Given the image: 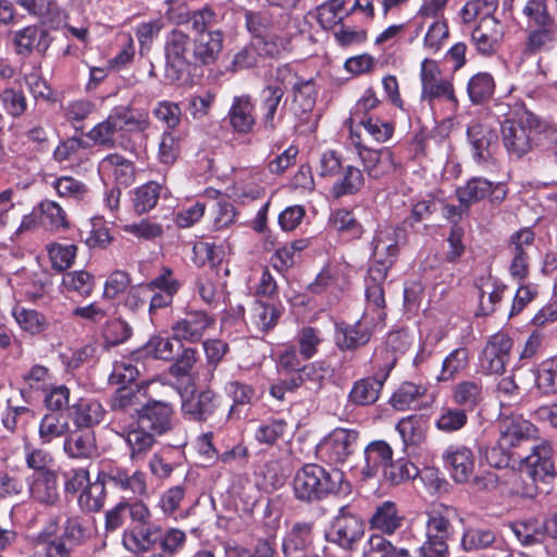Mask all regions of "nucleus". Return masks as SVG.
<instances>
[{
	"instance_id": "f257e3e1",
	"label": "nucleus",
	"mask_w": 557,
	"mask_h": 557,
	"mask_svg": "<svg viewBox=\"0 0 557 557\" xmlns=\"http://www.w3.org/2000/svg\"><path fill=\"white\" fill-rule=\"evenodd\" d=\"M547 122L523 103L509 107L500 124L502 143L510 158L521 159L537 146Z\"/></svg>"
},
{
	"instance_id": "f03ea898",
	"label": "nucleus",
	"mask_w": 557,
	"mask_h": 557,
	"mask_svg": "<svg viewBox=\"0 0 557 557\" xmlns=\"http://www.w3.org/2000/svg\"><path fill=\"white\" fill-rule=\"evenodd\" d=\"M150 125L147 111L134 109L129 106H119L111 110L102 122L96 124L87 134L94 145L106 149L116 147L123 150H131L133 147L128 140L121 135L116 140L115 135L122 132H145Z\"/></svg>"
},
{
	"instance_id": "7ed1b4c3",
	"label": "nucleus",
	"mask_w": 557,
	"mask_h": 557,
	"mask_svg": "<svg viewBox=\"0 0 557 557\" xmlns=\"http://www.w3.org/2000/svg\"><path fill=\"white\" fill-rule=\"evenodd\" d=\"M293 490L297 499L311 503L329 495H348L351 485L336 468L325 469L315 463H307L296 472Z\"/></svg>"
},
{
	"instance_id": "20e7f679",
	"label": "nucleus",
	"mask_w": 557,
	"mask_h": 557,
	"mask_svg": "<svg viewBox=\"0 0 557 557\" xmlns=\"http://www.w3.org/2000/svg\"><path fill=\"white\" fill-rule=\"evenodd\" d=\"M165 50L169 71H176L174 78L180 79L191 62H214L222 51V40L220 37H172Z\"/></svg>"
},
{
	"instance_id": "39448f33",
	"label": "nucleus",
	"mask_w": 557,
	"mask_h": 557,
	"mask_svg": "<svg viewBox=\"0 0 557 557\" xmlns=\"http://www.w3.org/2000/svg\"><path fill=\"white\" fill-rule=\"evenodd\" d=\"M355 117L348 120L350 137L352 144L358 148V153L363 162L369 176L381 178L383 169L381 166V149L375 148L373 144L380 145L383 137V123L380 116L359 117V125L363 128V134L354 132L352 123Z\"/></svg>"
},
{
	"instance_id": "423d86ee",
	"label": "nucleus",
	"mask_w": 557,
	"mask_h": 557,
	"mask_svg": "<svg viewBox=\"0 0 557 557\" xmlns=\"http://www.w3.org/2000/svg\"><path fill=\"white\" fill-rule=\"evenodd\" d=\"M100 478L122 494L134 497L148 495L147 474L140 469H133L116 462H103Z\"/></svg>"
},
{
	"instance_id": "0eeeda50",
	"label": "nucleus",
	"mask_w": 557,
	"mask_h": 557,
	"mask_svg": "<svg viewBox=\"0 0 557 557\" xmlns=\"http://www.w3.org/2000/svg\"><path fill=\"white\" fill-rule=\"evenodd\" d=\"M513 339L506 332L487 337L479 355V367L485 375H502L511 359Z\"/></svg>"
},
{
	"instance_id": "6e6552de",
	"label": "nucleus",
	"mask_w": 557,
	"mask_h": 557,
	"mask_svg": "<svg viewBox=\"0 0 557 557\" xmlns=\"http://www.w3.org/2000/svg\"><path fill=\"white\" fill-rule=\"evenodd\" d=\"M289 37H252L248 46L234 58L233 64L237 70L255 66L259 59L278 58L289 49Z\"/></svg>"
},
{
	"instance_id": "1a4fd4ad",
	"label": "nucleus",
	"mask_w": 557,
	"mask_h": 557,
	"mask_svg": "<svg viewBox=\"0 0 557 557\" xmlns=\"http://www.w3.org/2000/svg\"><path fill=\"white\" fill-rule=\"evenodd\" d=\"M421 99L433 103L435 100H446L458 104L455 89L450 79L444 77L436 61L425 58L420 69Z\"/></svg>"
},
{
	"instance_id": "9d476101",
	"label": "nucleus",
	"mask_w": 557,
	"mask_h": 557,
	"mask_svg": "<svg viewBox=\"0 0 557 557\" xmlns=\"http://www.w3.org/2000/svg\"><path fill=\"white\" fill-rule=\"evenodd\" d=\"M144 406V392L138 384L119 387L110 399L111 424L125 431L126 423L135 421Z\"/></svg>"
},
{
	"instance_id": "9b49d317",
	"label": "nucleus",
	"mask_w": 557,
	"mask_h": 557,
	"mask_svg": "<svg viewBox=\"0 0 557 557\" xmlns=\"http://www.w3.org/2000/svg\"><path fill=\"white\" fill-rule=\"evenodd\" d=\"M215 319L205 310H187L172 326V339L196 344L213 329Z\"/></svg>"
},
{
	"instance_id": "f8f14e48",
	"label": "nucleus",
	"mask_w": 557,
	"mask_h": 557,
	"mask_svg": "<svg viewBox=\"0 0 557 557\" xmlns=\"http://www.w3.org/2000/svg\"><path fill=\"white\" fill-rule=\"evenodd\" d=\"M357 440V431L335 429L318 445L317 453L330 465L343 463L352 454Z\"/></svg>"
},
{
	"instance_id": "ddd939ff",
	"label": "nucleus",
	"mask_w": 557,
	"mask_h": 557,
	"mask_svg": "<svg viewBox=\"0 0 557 557\" xmlns=\"http://www.w3.org/2000/svg\"><path fill=\"white\" fill-rule=\"evenodd\" d=\"M471 154L479 164L490 162L498 148V134L486 122L473 121L467 128Z\"/></svg>"
},
{
	"instance_id": "4468645a",
	"label": "nucleus",
	"mask_w": 557,
	"mask_h": 557,
	"mask_svg": "<svg viewBox=\"0 0 557 557\" xmlns=\"http://www.w3.org/2000/svg\"><path fill=\"white\" fill-rule=\"evenodd\" d=\"M498 431L499 445L512 451L535 438L539 432L537 428L521 414H510L499 419Z\"/></svg>"
},
{
	"instance_id": "2eb2a0df",
	"label": "nucleus",
	"mask_w": 557,
	"mask_h": 557,
	"mask_svg": "<svg viewBox=\"0 0 557 557\" xmlns=\"http://www.w3.org/2000/svg\"><path fill=\"white\" fill-rule=\"evenodd\" d=\"M181 286L182 283L176 278L174 271L169 267H161L159 273L149 281L148 312L150 317L158 310L170 307Z\"/></svg>"
},
{
	"instance_id": "dca6fc26",
	"label": "nucleus",
	"mask_w": 557,
	"mask_h": 557,
	"mask_svg": "<svg viewBox=\"0 0 557 557\" xmlns=\"http://www.w3.org/2000/svg\"><path fill=\"white\" fill-rule=\"evenodd\" d=\"M173 405L164 400L149 399L144 404L135 422L161 436L172 430Z\"/></svg>"
},
{
	"instance_id": "f3484780",
	"label": "nucleus",
	"mask_w": 557,
	"mask_h": 557,
	"mask_svg": "<svg viewBox=\"0 0 557 557\" xmlns=\"http://www.w3.org/2000/svg\"><path fill=\"white\" fill-rule=\"evenodd\" d=\"M363 532L362 520L354 515L348 506H342L326 536L341 547L350 549L360 540Z\"/></svg>"
},
{
	"instance_id": "a211bd4d",
	"label": "nucleus",
	"mask_w": 557,
	"mask_h": 557,
	"mask_svg": "<svg viewBox=\"0 0 557 557\" xmlns=\"http://www.w3.org/2000/svg\"><path fill=\"white\" fill-rule=\"evenodd\" d=\"M442 459L450 478L458 484L467 483L474 472V453L466 445H448L443 451Z\"/></svg>"
},
{
	"instance_id": "6ab92c4d",
	"label": "nucleus",
	"mask_w": 557,
	"mask_h": 557,
	"mask_svg": "<svg viewBox=\"0 0 557 557\" xmlns=\"http://www.w3.org/2000/svg\"><path fill=\"white\" fill-rule=\"evenodd\" d=\"M457 198L465 209L471 205L491 197V201H502L506 196V189L502 184H493L483 177H473L462 187L456 190Z\"/></svg>"
},
{
	"instance_id": "aec40b11",
	"label": "nucleus",
	"mask_w": 557,
	"mask_h": 557,
	"mask_svg": "<svg viewBox=\"0 0 557 557\" xmlns=\"http://www.w3.org/2000/svg\"><path fill=\"white\" fill-rule=\"evenodd\" d=\"M29 498L46 507H54L60 502L57 471L33 473L28 479Z\"/></svg>"
},
{
	"instance_id": "412c9836",
	"label": "nucleus",
	"mask_w": 557,
	"mask_h": 557,
	"mask_svg": "<svg viewBox=\"0 0 557 557\" xmlns=\"http://www.w3.org/2000/svg\"><path fill=\"white\" fill-rule=\"evenodd\" d=\"M127 518L135 522H143L150 518L148 506L140 499L129 502L121 500L106 512V532H115L124 525Z\"/></svg>"
},
{
	"instance_id": "4be33fe9",
	"label": "nucleus",
	"mask_w": 557,
	"mask_h": 557,
	"mask_svg": "<svg viewBox=\"0 0 557 557\" xmlns=\"http://www.w3.org/2000/svg\"><path fill=\"white\" fill-rule=\"evenodd\" d=\"M517 458L529 468V474L536 480H544L546 476L555 474V463L553 460V447L547 441L541 442L532 448V453L527 456L517 454Z\"/></svg>"
},
{
	"instance_id": "5701e85b",
	"label": "nucleus",
	"mask_w": 557,
	"mask_h": 557,
	"mask_svg": "<svg viewBox=\"0 0 557 557\" xmlns=\"http://www.w3.org/2000/svg\"><path fill=\"white\" fill-rule=\"evenodd\" d=\"M63 451L71 459H91L98 454L96 434L92 430L77 428L65 436Z\"/></svg>"
},
{
	"instance_id": "b1692460",
	"label": "nucleus",
	"mask_w": 557,
	"mask_h": 557,
	"mask_svg": "<svg viewBox=\"0 0 557 557\" xmlns=\"http://www.w3.org/2000/svg\"><path fill=\"white\" fill-rule=\"evenodd\" d=\"M117 433L124 437L132 460L144 458L156 445L158 436L135 421L126 423L125 431L121 430Z\"/></svg>"
},
{
	"instance_id": "393cba45",
	"label": "nucleus",
	"mask_w": 557,
	"mask_h": 557,
	"mask_svg": "<svg viewBox=\"0 0 557 557\" xmlns=\"http://www.w3.org/2000/svg\"><path fill=\"white\" fill-rule=\"evenodd\" d=\"M507 2L508 0H504ZM498 7V0H468L461 9V18L465 24H471L479 21L472 29V33L481 32V35H486L483 30L484 25L495 26L497 24L493 13Z\"/></svg>"
},
{
	"instance_id": "a878e982",
	"label": "nucleus",
	"mask_w": 557,
	"mask_h": 557,
	"mask_svg": "<svg viewBox=\"0 0 557 557\" xmlns=\"http://www.w3.org/2000/svg\"><path fill=\"white\" fill-rule=\"evenodd\" d=\"M107 414L102 404L92 398H79L69 408V417L76 428L91 430L100 424Z\"/></svg>"
},
{
	"instance_id": "bb28decb",
	"label": "nucleus",
	"mask_w": 557,
	"mask_h": 557,
	"mask_svg": "<svg viewBox=\"0 0 557 557\" xmlns=\"http://www.w3.org/2000/svg\"><path fill=\"white\" fill-rule=\"evenodd\" d=\"M14 288H18L29 300L36 301L42 298L51 285L50 276L44 271L28 272L22 270L9 278Z\"/></svg>"
},
{
	"instance_id": "cd10ccee",
	"label": "nucleus",
	"mask_w": 557,
	"mask_h": 557,
	"mask_svg": "<svg viewBox=\"0 0 557 557\" xmlns=\"http://www.w3.org/2000/svg\"><path fill=\"white\" fill-rule=\"evenodd\" d=\"M315 99L317 88L313 79L298 81L294 84L292 111L301 123L311 124V129L314 126L311 123V112L314 108Z\"/></svg>"
},
{
	"instance_id": "c85d7f7f",
	"label": "nucleus",
	"mask_w": 557,
	"mask_h": 557,
	"mask_svg": "<svg viewBox=\"0 0 557 557\" xmlns=\"http://www.w3.org/2000/svg\"><path fill=\"white\" fill-rule=\"evenodd\" d=\"M372 336V329L364 321L352 324L339 322L335 324V341L342 350H354L366 345Z\"/></svg>"
},
{
	"instance_id": "c756f323",
	"label": "nucleus",
	"mask_w": 557,
	"mask_h": 557,
	"mask_svg": "<svg viewBox=\"0 0 557 557\" xmlns=\"http://www.w3.org/2000/svg\"><path fill=\"white\" fill-rule=\"evenodd\" d=\"M219 407V396L212 389H205L186 399L182 405V411L186 418L193 421H208Z\"/></svg>"
},
{
	"instance_id": "7c9ffc66",
	"label": "nucleus",
	"mask_w": 557,
	"mask_h": 557,
	"mask_svg": "<svg viewBox=\"0 0 557 557\" xmlns=\"http://www.w3.org/2000/svg\"><path fill=\"white\" fill-rule=\"evenodd\" d=\"M227 117L235 132L250 133L256 125L255 104L251 97L249 95L234 97Z\"/></svg>"
},
{
	"instance_id": "2f4dec72",
	"label": "nucleus",
	"mask_w": 557,
	"mask_h": 557,
	"mask_svg": "<svg viewBox=\"0 0 557 557\" xmlns=\"http://www.w3.org/2000/svg\"><path fill=\"white\" fill-rule=\"evenodd\" d=\"M103 177L113 178L119 185L128 186L134 182L135 168L132 161L120 153H109L98 164Z\"/></svg>"
},
{
	"instance_id": "473e14b6",
	"label": "nucleus",
	"mask_w": 557,
	"mask_h": 557,
	"mask_svg": "<svg viewBox=\"0 0 557 557\" xmlns=\"http://www.w3.org/2000/svg\"><path fill=\"white\" fill-rule=\"evenodd\" d=\"M281 310L272 302L256 299L248 311L247 324L261 333H268L277 324Z\"/></svg>"
},
{
	"instance_id": "72a5a7b5",
	"label": "nucleus",
	"mask_w": 557,
	"mask_h": 557,
	"mask_svg": "<svg viewBox=\"0 0 557 557\" xmlns=\"http://www.w3.org/2000/svg\"><path fill=\"white\" fill-rule=\"evenodd\" d=\"M479 292V310L482 315H488L496 310L500 302L506 285L492 275L481 276L475 284Z\"/></svg>"
},
{
	"instance_id": "f704fd0d",
	"label": "nucleus",
	"mask_w": 557,
	"mask_h": 557,
	"mask_svg": "<svg viewBox=\"0 0 557 557\" xmlns=\"http://www.w3.org/2000/svg\"><path fill=\"white\" fill-rule=\"evenodd\" d=\"M137 525L124 536V544L134 550L148 552L156 544H159L161 529L149 522V518Z\"/></svg>"
},
{
	"instance_id": "c9c22d12",
	"label": "nucleus",
	"mask_w": 557,
	"mask_h": 557,
	"mask_svg": "<svg viewBox=\"0 0 557 557\" xmlns=\"http://www.w3.org/2000/svg\"><path fill=\"white\" fill-rule=\"evenodd\" d=\"M523 14L527 16L529 25L536 27L533 35H548L557 32L545 0H529L523 8Z\"/></svg>"
},
{
	"instance_id": "e433bc0d",
	"label": "nucleus",
	"mask_w": 557,
	"mask_h": 557,
	"mask_svg": "<svg viewBox=\"0 0 557 557\" xmlns=\"http://www.w3.org/2000/svg\"><path fill=\"white\" fill-rule=\"evenodd\" d=\"M483 399V386L480 381L465 380L453 388V400L465 411H472Z\"/></svg>"
},
{
	"instance_id": "4c0bfd02",
	"label": "nucleus",
	"mask_w": 557,
	"mask_h": 557,
	"mask_svg": "<svg viewBox=\"0 0 557 557\" xmlns=\"http://www.w3.org/2000/svg\"><path fill=\"white\" fill-rule=\"evenodd\" d=\"M312 522H296L284 537L283 552L285 557H293L297 552L306 549L312 542Z\"/></svg>"
},
{
	"instance_id": "58836bf2",
	"label": "nucleus",
	"mask_w": 557,
	"mask_h": 557,
	"mask_svg": "<svg viewBox=\"0 0 557 557\" xmlns=\"http://www.w3.org/2000/svg\"><path fill=\"white\" fill-rule=\"evenodd\" d=\"M296 374L300 379L301 386L308 391L318 392L324 382L332 377L333 369L324 361H315L304 366Z\"/></svg>"
},
{
	"instance_id": "ea45409f",
	"label": "nucleus",
	"mask_w": 557,
	"mask_h": 557,
	"mask_svg": "<svg viewBox=\"0 0 557 557\" xmlns=\"http://www.w3.org/2000/svg\"><path fill=\"white\" fill-rule=\"evenodd\" d=\"M455 513L453 507L444 504L435 505L432 509L426 512V534L436 535L438 537L448 539L451 529V517Z\"/></svg>"
},
{
	"instance_id": "a19ab883",
	"label": "nucleus",
	"mask_w": 557,
	"mask_h": 557,
	"mask_svg": "<svg viewBox=\"0 0 557 557\" xmlns=\"http://www.w3.org/2000/svg\"><path fill=\"white\" fill-rule=\"evenodd\" d=\"M69 431L70 423L60 412L46 413L38 425V436L42 444H50L55 438L66 436Z\"/></svg>"
},
{
	"instance_id": "79ce46f5",
	"label": "nucleus",
	"mask_w": 557,
	"mask_h": 557,
	"mask_svg": "<svg viewBox=\"0 0 557 557\" xmlns=\"http://www.w3.org/2000/svg\"><path fill=\"white\" fill-rule=\"evenodd\" d=\"M106 485L107 482L100 478L99 471L96 480L87 484L81 492L77 499L79 508L86 512H97L101 510L106 502Z\"/></svg>"
},
{
	"instance_id": "37998d69",
	"label": "nucleus",
	"mask_w": 557,
	"mask_h": 557,
	"mask_svg": "<svg viewBox=\"0 0 557 557\" xmlns=\"http://www.w3.org/2000/svg\"><path fill=\"white\" fill-rule=\"evenodd\" d=\"M447 0H425L420 13L423 22L420 26L422 32L426 28L425 35H448V26L444 21L437 18V13L445 7Z\"/></svg>"
},
{
	"instance_id": "c03bdc74",
	"label": "nucleus",
	"mask_w": 557,
	"mask_h": 557,
	"mask_svg": "<svg viewBox=\"0 0 557 557\" xmlns=\"http://www.w3.org/2000/svg\"><path fill=\"white\" fill-rule=\"evenodd\" d=\"M469 366V349L467 347H458L451 350L443 360L437 382H448L465 371Z\"/></svg>"
},
{
	"instance_id": "a18cd8bd",
	"label": "nucleus",
	"mask_w": 557,
	"mask_h": 557,
	"mask_svg": "<svg viewBox=\"0 0 557 557\" xmlns=\"http://www.w3.org/2000/svg\"><path fill=\"white\" fill-rule=\"evenodd\" d=\"M284 96V91L278 86H268L261 92V124L264 129L273 131L276 127L274 116Z\"/></svg>"
},
{
	"instance_id": "49530a36",
	"label": "nucleus",
	"mask_w": 557,
	"mask_h": 557,
	"mask_svg": "<svg viewBox=\"0 0 557 557\" xmlns=\"http://www.w3.org/2000/svg\"><path fill=\"white\" fill-rule=\"evenodd\" d=\"M15 3L27 10L32 15L41 18L42 25L50 21V29L57 28L54 23L60 24V10L54 0H15Z\"/></svg>"
},
{
	"instance_id": "de8ad7c7",
	"label": "nucleus",
	"mask_w": 557,
	"mask_h": 557,
	"mask_svg": "<svg viewBox=\"0 0 557 557\" xmlns=\"http://www.w3.org/2000/svg\"><path fill=\"white\" fill-rule=\"evenodd\" d=\"M385 351V380L388 372L396 364L397 358L403 356L410 346L409 335L405 330L389 332L386 337Z\"/></svg>"
},
{
	"instance_id": "09e8293b",
	"label": "nucleus",
	"mask_w": 557,
	"mask_h": 557,
	"mask_svg": "<svg viewBox=\"0 0 557 557\" xmlns=\"http://www.w3.org/2000/svg\"><path fill=\"white\" fill-rule=\"evenodd\" d=\"M382 387L383 381L381 380L374 377L362 379L354 384L349 399L356 405H371L377 400Z\"/></svg>"
},
{
	"instance_id": "8fccbe9b",
	"label": "nucleus",
	"mask_w": 557,
	"mask_h": 557,
	"mask_svg": "<svg viewBox=\"0 0 557 557\" xmlns=\"http://www.w3.org/2000/svg\"><path fill=\"white\" fill-rule=\"evenodd\" d=\"M495 90L493 76L486 72H480L473 75L467 86V92L473 104H482L488 100Z\"/></svg>"
},
{
	"instance_id": "3c124183",
	"label": "nucleus",
	"mask_w": 557,
	"mask_h": 557,
	"mask_svg": "<svg viewBox=\"0 0 557 557\" xmlns=\"http://www.w3.org/2000/svg\"><path fill=\"white\" fill-rule=\"evenodd\" d=\"M426 391V387L422 384L404 382L393 393L388 403L397 410H406L410 408L414 401L422 398Z\"/></svg>"
},
{
	"instance_id": "603ef678",
	"label": "nucleus",
	"mask_w": 557,
	"mask_h": 557,
	"mask_svg": "<svg viewBox=\"0 0 557 557\" xmlns=\"http://www.w3.org/2000/svg\"><path fill=\"white\" fill-rule=\"evenodd\" d=\"M96 110V104L88 99H76L62 106V115L76 131L82 129V123Z\"/></svg>"
},
{
	"instance_id": "864d4df0",
	"label": "nucleus",
	"mask_w": 557,
	"mask_h": 557,
	"mask_svg": "<svg viewBox=\"0 0 557 557\" xmlns=\"http://www.w3.org/2000/svg\"><path fill=\"white\" fill-rule=\"evenodd\" d=\"M40 223L51 230L59 231L69 226L66 213L63 208L53 200H42L38 205Z\"/></svg>"
},
{
	"instance_id": "5fc2aeb1",
	"label": "nucleus",
	"mask_w": 557,
	"mask_h": 557,
	"mask_svg": "<svg viewBox=\"0 0 557 557\" xmlns=\"http://www.w3.org/2000/svg\"><path fill=\"white\" fill-rule=\"evenodd\" d=\"M12 315L20 327L32 335L40 334L48 325L46 317L33 309L15 306Z\"/></svg>"
},
{
	"instance_id": "6e6d98bb",
	"label": "nucleus",
	"mask_w": 557,
	"mask_h": 557,
	"mask_svg": "<svg viewBox=\"0 0 557 557\" xmlns=\"http://www.w3.org/2000/svg\"><path fill=\"white\" fill-rule=\"evenodd\" d=\"M62 287L82 297H89L95 288V276L87 271H71L63 274Z\"/></svg>"
},
{
	"instance_id": "4d7b16f0",
	"label": "nucleus",
	"mask_w": 557,
	"mask_h": 557,
	"mask_svg": "<svg viewBox=\"0 0 557 557\" xmlns=\"http://www.w3.org/2000/svg\"><path fill=\"white\" fill-rule=\"evenodd\" d=\"M34 419V410L26 406L15 405L12 398L8 399L7 408L1 413L2 424L8 431L26 425Z\"/></svg>"
},
{
	"instance_id": "13d9d810",
	"label": "nucleus",
	"mask_w": 557,
	"mask_h": 557,
	"mask_svg": "<svg viewBox=\"0 0 557 557\" xmlns=\"http://www.w3.org/2000/svg\"><path fill=\"white\" fill-rule=\"evenodd\" d=\"M363 185V176L359 169L347 165L343 175L335 182L332 187V195L341 198L346 195H352L360 190Z\"/></svg>"
},
{
	"instance_id": "bf43d9fd",
	"label": "nucleus",
	"mask_w": 557,
	"mask_h": 557,
	"mask_svg": "<svg viewBox=\"0 0 557 557\" xmlns=\"http://www.w3.org/2000/svg\"><path fill=\"white\" fill-rule=\"evenodd\" d=\"M364 284L368 304L381 309L383 307V270L381 262L377 261L369 268Z\"/></svg>"
},
{
	"instance_id": "052dcab7",
	"label": "nucleus",
	"mask_w": 557,
	"mask_h": 557,
	"mask_svg": "<svg viewBox=\"0 0 557 557\" xmlns=\"http://www.w3.org/2000/svg\"><path fill=\"white\" fill-rule=\"evenodd\" d=\"M396 431L406 446L418 445L424 438V421L420 416H408L399 420Z\"/></svg>"
},
{
	"instance_id": "680f3d73",
	"label": "nucleus",
	"mask_w": 557,
	"mask_h": 557,
	"mask_svg": "<svg viewBox=\"0 0 557 557\" xmlns=\"http://www.w3.org/2000/svg\"><path fill=\"white\" fill-rule=\"evenodd\" d=\"M535 384L545 395L557 394V356L543 361L536 368Z\"/></svg>"
},
{
	"instance_id": "e2e57ef3",
	"label": "nucleus",
	"mask_w": 557,
	"mask_h": 557,
	"mask_svg": "<svg viewBox=\"0 0 557 557\" xmlns=\"http://www.w3.org/2000/svg\"><path fill=\"white\" fill-rule=\"evenodd\" d=\"M51 186L59 197L67 200L79 201L85 199L88 194V187L85 183L69 175L55 178Z\"/></svg>"
},
{
	"instance_id": "0e129e2a",
	"label": "nucleus",
	"mask_w": 557,
	"mask_h": 557,
	"mask_svg": "<svg viewBox=\"0 0 557 557\" xmlns=\"http://www.w3.org/2000/svg\"><path fill=\"white\" fill-rule=\"evenodd\" d=\"M331 226L347 239L358 238L362 233L361 225L352 213L346 209L334 211L330 218Z\"/></svg>"
},
{
	"instance_id": "69168bd1",
	"label": "nucleus",
	"mask_w": 557,
	"mask_h": 557,
	"mask_svg": "<svg viewBox=\"0 0 557 557\" xmlns=\"http://www.w3.org/2000/svg\"><path fill=\"white\" fill-rule=\"evenodd\" d=\"M162 186L156 182H148L136 188L134 196V209L143 214L156 207L160 198Z\"/></svg>"
},
{
	"instance_id": "338daca9",
	"label": "nucleus",
	"mask_w": 557,
	"mask_h": 557,
	"mask_svg": "<svg viewBox=\"0 0 557 557\" xmlns=\"http://www.w3.org/2000/svg\"><path fill=\"white\" fill-rule=\"evenodd\" d=\"M468 422L465 409L443 407L435 421V426L444 433H454L461 430Z\"/></svg>"
},
{
	"instance_id": "774afa93",
	"label": "nucleus",
	"mask_w": 557,
	"mask_h": 557,
	"mask_svg": "<svg viewBox=\"0 0 557 557\" xmlns=\"http://www.w3.org/2000/svg\"><path fill=\"white\" fill-rule=\"evenodd\" d=\"M186 533L180 529L171 528L161 533L159 547L161 549L159 557H175L181 553L186 544Z\"/></svg>"
}]
</instances>
